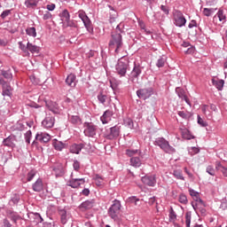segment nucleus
<instances>
[{"label":"nucleus","mask_w":227,"mask_h":227,"mask_svg":"<svg viewBox=\"0 0 227 227\" xmlns=\"http://www.w3.org/2000/svg\"><path fill=\"white\" fill-rule=\"evenodd\" d=\"M121 30H120V26L116 27V31L112 32V37L109 42L110 49H115L116 54L120 52V49L123 47V41L121 39Z\"/></svg>","instance_id":"obj_1"},{"label":"nucleus","mask_w":227,"mask_h":227,"mask_svg":"<svg viewBox=\"0 0 227 227\" xmlns=\"http://www.w3.org/2000/svg\"><path fill=\"white\" fill-rule=\"evenodd\" d=\"M108 215L114 221H120L121 217V202L118 200L113 201L112 206L108 209Z\"/></svg>","instance_id":"obj_2"},{"label":"nucleus","mask_w":227,"mask_h":227,"mask_svg":"<svg viewBox=\"0 0 227 227\" xmlns=\"http://www.w3.org/2000/svg\"><path fill=\"white\" fill-rule=\"evenodd\" d=\"M172 20L174 21L175 26L177 27H184L187 23V20L184 13L181 11L174 10L172 12Z\"/></svg>","instance_id":"obj_3"},{"label":"nucleus","mask_w":227,"mask_h":227,"mask_svg":"<svg viewBox=\"0 0 227 227\" xmlns=\"http://www.w3.org/2000/svg\"><path fill=\"white\" fill-rule=\"evenodd\" d=\"M155 146H160L165 153H175V149L169 145V142L164 137H158L154 141Z\"/></svg>","instance_id":"obj_4"},{"label":"nucleus","mask_w":227,"mask_h":227,"mask_svg":"<svg viewBox=\"0 0 227 227\" xmlns=\"http://www.w3.org/2000/svg\"><path fill=\"white\" fill-rule=\"evenodd\" d=\"M128 69L129 59L125 58L120 59L115 66L116 74H118V75H121V77H125Z\"/></svg>","instance_id":"obj_5"},{"label":"nucleus","mask_w":227,"mask_h":227,"mask_svg":"<svg viewBox=\"0 0 227 227\" xmlns=\"http://www.w3.org/2000/svg\"><path fill=\"white\" fill-rule=\"evenodd\" d=\"M0 84L2 86V95L7 98H12L13 97V89L9 82L4 81V78H0Z\"/></svg>","instance_id":"obj_6"},{"label":"nucleus","mask_w":227,"mask_h":227,"mask_svg":"<svg viewBox=\"0 0 227 227\" xmlns=\"http://www.w3.org/2000/svg\"><path fill=\"white\" fill-rule=\"evenodd\" d=\"M84 135L87 137H95L97 136V126L93 122H84Z\"/></svg>","instance_id":"obj_7"},{"label":"nucleus","mask_w":227,"mask_h":227,"mask_svg":"<svg viewBox=\"0 0 227 227\" xmlns=\"http://www.w3.org/2000/svg\"><path fill=\"white\" fill-rule=\"evenodd\" d=\"M137 95L138 98H143L146 100V98H150L153 95V89L152 87L140 89L137 91Z\"/></svg>","instance_id":"obj_8"},{"label":"nucleus","mask_w":227,"mask_h":227,"mask_svg":"<svg viewBox=\"0 0 227 227\" xmlns=\"http://www.w3.org/2000/svg\"><path fill=\"white\" fill-rule=\"evenodd\" d=\"M78 17H79V19H81L82 20L86 29L90 33V31H93V27H91V20H90L88 15H86V12H84L82 11H79Z\"/></svg>","instance_id":"obj_9"},{"label":"nucleus","mask_w":227,"mask_h":227,"mask_svg":"<svg viewBox=\"0 0 227 227\" xmlns=\"http://www.w3.org/2000/svg\"><path fill=\"white\" fill-rule=\"evenodd\" d=\"M39 141V143H49L51 141V135L45 132H39L35 135V140H34L33 145Z\"/></svg>","instance_id":"obj_10"},{"label":"nucleus","mask_w":227,"mask_h":227,"mask_svg":"<svg viewBox=\"0 0 227 227\" xmlns=\"http://www.w3.org/2000/svg\"><path fill=\"white\" fill-rule=\"evenodd\" d=\"M141 180L143 184H145V185H148V187H155V184H157L155 176H143Z\"/></svg>","instance_id":"obj_11"},{"label":"nucleus","mask_w":227,"mask_h":227,"mask_svg":"<svg viewBox=\"0 0 227 227\" xmlns=\"http://www.w3.org/2000/svg\"><path fill=\"white\" fill-rule=\"evenodd\" d=\"M206 207L205 202L201 199L197 200L195 205H193L194 210H199L202 215L207 214V209H205Z\"/></svg>","instance_id":"obj_12"},{"label":"nucleus","mask_w":227,"mask_h":227,"mask_svg":"<svg viewBox=\"0 0 227 227\" xmlns=\"http://www.w3.org/2000/svg\"><path fill=\"white\" fill-rule=\"evenodd\" d=\"M45 106L53 114H59V106L53 101H45Z\"/></svg>","instance_id":"obj_13"},{"label":"nucleus","mask_w":227,"mask_h":227,"mask_svg":"<svg viewBox=\"0 0 227 227\" xmlns=\"http://www.w3.org/2000/svg\"><path fill=\"white\" fill-rule=\"evenodd\" d=\"M84 178H73L69 180L68 185L69 187H72L73 189H77V187H80L81 185L85 184Z\"/></svg>","instance_id":"obj_14"},{"label":"nucleus","mask_w":227,"mask_h":227,"mask_svg":"<svg viewBox=\"0 0 227 227\" xmlns=\"http://www.w3.org/2000/svg\"><path fill=\"white\" fill-rule=\"evenodd\" d=\"M120 136V128L117 126L110 128V132L106 134V139H116Z\"/></svg>","instance_id":"obj_15"},{"label":"nucleus","mask_w":227,"mask_h":227,"mask_svg":"<svg viewBox=\"0 0 227 227\" xmlns=\"http://www.w3.org/2000/svg\"><path fill=\"white\" fill-rule=\"evenodd\" d=\"M55 119L53 116H46L42 121V125L44 129H52L54 127Z\"/></svg>","instance_id":"obj_16"},{"label":"nucleus","mask_w":227,"mask_h":227,"mask_svg":"<svg viewBox=\"0 0 227 227\" xmlns=\"http://www.w3.org/2000/svg\"><path fill=\"white\" fill-rule=\"evenodd\" d=\"M15 136H9L8 137L4 138L3 141L4 146H8V148H15Z\"/></svg>","instance_id":"obj_17"},{"label":"nucleus","mask_w":227,"mask_h":227,"mask_svg":"<svg viewBox=\"0 0 227 227\" xmlns=\"http://www.w3.org/2000/svg\"><path fill=\"white\" fill-rule=\"evenodd\" d=\"M32 189L35 192H42L43 191V181L38 178L33 184Z\"/></svg>","instance_id":"obj_18"},{"label":"nucleus","mask_w":227,"mask_h":227,"mask_svg":"<svg viewBox=\"0 0 227 227\" xmlns=\"http://www.w3.org/2000/svg\"><path fill=\"white\" fill-rule=\"evenodd\" d=\"M94 205L95 200H85L79 206V208L80 210H82V212H86V210H90V208L94 207Z\"/></svg>","instance_id":"obj_19"},{"label":"nucleus","mask_w":227,"mask_h":227,"mask_svg":"<svg viewBox=\"0 0 227 227\" xmlns=\"http://www.w3.org/2000/svg\"><path fill=\"white\" fill-rule=\"evenodd\" d=\"M59 214L60 215V222L62 224H67L68 220L70 219V213L67 212L65 209H59Z\"/></svg>","instance_id":"obj_20"},{"label":"nucleus","mask_w":227,"mask_h":227,"mask_svg":"<svg viewBox=\"0 0 227 227\" xmlns=\"http://www.w3.org/2000/svg\"><path fill=\"white\" fill-rule=\"evenodd\" d=\"M52 146L57 152H62L64 148H66L67 144L59 141L58 139H53L52 140Z\"/></svg>","instance_id":"obj_21"},{"label":"nucleus","mask_w":227,"mask_h":227,"mask_svg":"<svg viewBox=\"0 0 227 227\" xmlns=\"http://www.w3.org/2000/svg\"><path fill=\"white\" fill-rule=\"evenodd\" d=\"M113 114H114V113H113V111L106 110L104 113V114L100 117L102 123L104 125H106V123H107L111 120V118L113 117Z\"/></svg>","instance_id":"obj_22"},{"label":"nucleus","mask_w":227,"mask_h":227,"mask_svg":"<svg viewBox=\"0 0 227 227\" xmlns=\"http://www.w3.org/2000/svg\"><path fill=\"white\" fill-rule=\"evenodd\" d=\"M176 93H177V95H178L179 98H181V100H184L186 102V104H191V102L189 101V98H187V95L185 94V90L184 89L176 88Z\"/></svg>","instance_id":"obj_23"},{"label":"nucleus","mask_w":227,"mask_h":227,"mask_svg":"<svg viewBox=\"0 0 227 227\" xmlns=\"http://www.w3.org/2000/svg\"><path fill=\"white\" fill-rule=\"evenodd\" d=\"M38 3H40V0H25L24 4L26 8L35 10L36 9V6H38Z\"/></svg>","instance_id":"obj_24"},{"label":"nucleus","mask_w":227,"mask_h":227,"mask_svg":"<svg viewBox=\"0 0 227 227\" xmlns=\"http://www.w3.org/2000/svg\"><path fill=\"white\" fill-rule=\"evenodd\" d=\"M212 84L213 86H215L218 91H223V88H224V80H219V79L215 80V78H213Z\"/></svg>","instance_id":"obj_25"},{"label":"nucleus","mask_w":227,"mask_h":227,"mask_svg":"<svg viewBox=\"0 0 227 227\" xmlns=\"http://www.w3.org/2000/svg\"><path fill=\"white\" fill-rule=\"evenodd\" d=\"M82 148H84V145L82 144H74L70 146L69 150L71 153H76L79 154L81 153V150H82Z\"/></svg>","instance_id":"obj_26"},{"label":"nucleus","mask_w":227,"mask_h":227,"mask_svg":"<svg viewBox=\"0 0 227 227\" xmlns=\"http://www.w3.org/2000/svg\"><path fill=\"white\" fill-rule=\"evenodd\" d=\"M27 51H29V52H31L32 54H38V52H40V47L31 43H27Z\"/></svg>","instance_id":"obj_27"},{"label":"nucleus","mask_w":227,"mask_h":227,"mask_svg":"<svg viewBox=\"0 0 227 227\" xmlns=\"http://www.w3.org/2000/svg\"><path fill=\"white\" fill-rule=\"evenodd\" d=\"M69 121L72 125H82V119L79 115H72L69 117Z\"/></svg>","instance_id":"obj_28"},{"label":"nucleus","mask_w":227,"mask_h":227,"mask_svg":"<svg viewBox=\"0 0 227 227\" xmlns=\"http://www.w3.org/2000/svg\"><path fill=\"white\" fill-rule=\"evenodd\" d=\"M98 100L100 104H103V106H105L106 102L109 100V96H107V94H105L104 92H99L98 94Z\"/></svg>","instance_id":"obj_29"},{"label":"nucleus","mask_w":227,"mask_h":227,"mask_svg":"<svg viewBox=\"0 0 227 227\" xmlns=\"http://www.w3.org/2000/svg\"><path fill=\"white\" fill-rule=\"evenodd\" d=\"M0 75H3V77L8 81H12L13 79V74L10 70L0 69Z\"/></svg>","instance_id":"obj_30"},{"label":"nucleus","mask_w":227,"mask_h":227,"mask_svg":"<svg viewBox=\"0 0 227 227\" xmlns=\"http://www.w3.org/2000/svg\"><path fill=\"white\" fill-rule=\"evenodd\" d=\"M181 134H182V137L183 139H194V136H192L191 134V131H189V129H181Z\"/></svg>","instance_id":"obj_31"},{"label":"nucleus","mask_w":227,"mask_h":227,"mask_svg":"<svg viewBox=\"0 0 227 227\" xmlns=\"http://www.w3.org/2000/svg\"><path fill=\"white\" fill-rule=\"evenodd\" d=\"M75 79H76L75 74H70L67 77L66 82H67V84L68 86L74 87V86H75Z\"/></svg>","instance_id":"obj_32"},{"label":"nucleus","mask_w":227,"mask_h":227,"mask_svg":"<svg viewBox=\"0 0 227 227\" xmlns=\"http://www.w3.org/2000/svg\"><path fill=\"white\" fill-rule=\"evenodd\" d=\"M130 164L133 166V168H140L143 163L141 162V159L139 157H132L130 159Z\"/></svg>","instance_id":"obj_33"},{"label":"nucleus","mask_w":227,"mask_h":227,"mask_svg":"<svg viewBox=\"0 0 227 227\" xmlns=\"http://www.w3.org/2000/svg\"><path fill=\"white\" fill-rule=\"evenodd\" d=\"M139 75H141V67L135 65L131 72V77L135 79L139 77Z\"/></svg>","instance_id":"obj_34"},{"label":"nucleus","mask_w":227,"mask_h":227,"mask_svg":"<svg viewBox=\"0 0 227 227\" xmlns=\"http://www.w3.org/2000/svg\"><path fill=\"white\" fill-rule=\"evenodd\" d=\"M217 19H219L220 22H226V15H224L223 10H219L217 15L214 17V20H217Z\"/></svg>","instance_id":"obj_35"},{"label":"nucleus","mask_w":227,"mask_h":227,"mask_svg":"<svg viewBox=\"0 0 227 227\" xmlns=\"http://www.w3.org/2000/svg\"><path fill=\"white\" fill-rule=\"evenodd\" d=\"M139 153H141V152L137 149H127L126 150V155H128V157H136V155H139Z\"/></svg>","instance_id":"obj_36"},{"label":"nucleus","mask_w":227,"mask_h":227,"mask_svg":"<svg viewBox=\"0 0 227 227\" xmlns=\"http://www.w3.org/2000/svg\"><path fill=\"white\" fill-rule=\"evenodd\" d=\"M94 182H95V184L98 187H103L104 186V178H102V176H100L99 175L95 176Z\"/></svg>","instance_id":"obj_37"},{"label":"nucleus","mask_w":227,"mask_h":227,"mask_svg":"<svg viewBox=\"0 0 227 227\" xmlns=\"http://www.w3.org/2000/svg\"><path fill=\"white\" fill-rule=\"evenodd\" d=\"M26 33L28 36H33V38H36V28L35 27H27L26 29Z\"/></svg>","instance_id":"obj_38"},{"label":"nucleus","mask_w":227,"mask_h":227,"mask_svg":"<svg viewBox=\"0 0 227 227\" xmlns=\"http://www.w3.org/2000/svg\"><path fill=\"white\" fill-rule=\"evenodd\" d=\"M173 176H175V178H176L177 180H185V177H184V175L182 174V170L181 169H176L173 171Z\"/></svg>","instance_id":"obj_39"},{"label":"nucleus","mask_w":227,"mask_h":227,"mask_svg":"<svg viewBox=\"0 0 227 227\" xmlns=\"http://www.w3.org/2000/svg\"><path fill=\"white\" fill-rule=\"evenodd\" d=\"M166 65V57H160L156 62V67L158 68H162Z\"/></svg>","instance_id":"obj_40"},{"label":"nucleus","mask_w":227,"mask_h":227,"mask_svg":"<svg viewBox=\"0 0 227 227\" xmlns=\"http://www.w3.org/2000/svg\"><path fill=\"white\" fill-rule=\"evenodd\" d=\"M178 116H180L181 118H184V120H189V118H191V116H192V114L189 112H184V111H179L177 113Z\"/></svg>","instance_id":"obj_41"},{"label":"nucleus","mask_w":227,"mask_h":227,"mask_svg":"<svg viewBox=\"0 0 227 227\" xmlns=\"http://www.w3.org/2000/svg\"><path fill=\"white\" fill-rule=\"evenodd\" d=\"M206 173H207L211 176H215V168H214V166L209 165L206 168Z\"/></svg>","instance_id":"obj_42"},{"label":"nucleus","mask_w":227,"mask_h":227,"mask_svg":"<svg viewBox=\"0 0 227 227\" xmlns=\"http://www.w3.org/2000/svg\"><path fill=\"white\" fill-rule=\"evenodd\" d=\"M35 176H36V171L35 170L29 171L27 175V181L31 182L33 178H35Z\"/></svg>","instance_id":"obj_43"},{"label":"nucleus","mask_w":227,"mask_h":227,"mask_svg":"<svg viewBox=\"0 0 227 227\" xmlns=\"http://www.w3.org/2000/svg\"><path fill=\"white\" fill-rule=\"evenodd\" d=\"M168 217H169L170 223H173V221H176V213H175V210H173V207L170 208Z\"/></svg>","instance_id":"obj_44"},{"label":"nucleus","mask_w":227,"mask_h":227,"mask_svg":"<svg viewBox=\"0 0 227 227\" xmlns=\"http://www.w3.org/2000/svg\"><path fill=\"white\" fill-rule=\"evenodd\" d=\"M197 120V122L200 125V127H208V123L205 121L201 116L198 115Z\"/></svg>","instance_id":"obj_45"},{"label":"nucleus","mask_w":227,"mask_h":227,"mask_svg":"<svg viewBox=\"0 0 227 227\" xmlns=\"http://www.w3.org/2000/svg\"><path fill=\"white\" fill-rule=\"evenodd\" d=\"M124 124L128 129H134V121L132 119H126L124 120Z\"/></svg>","instance_id":"obj_46"},{"label":"nucleus","mask_w":227,"mask_h":227,"mask_svg":"<svg viewBox=\"0 0 227 227\" xmlns=\"http://www.w3.org/2000/svg\"><path fill=\"white\" fill-rule=\"evenodd\" d=\"M31 136H33L31 130H28L25 133V141L27 145L31 143Z\"/></svg>","instance_id":"obj_47"},{"label":"nucleus","mask_w":227,"mask_h":227,"mask_svg":"<svg viewBox=\"0 0 227 227\" xmlns=\"http://www.w3.org/2000/svg\"><path fill=\"white\" fill-rule=\"evenodd\" d=\"M191 219H192L191 213L187 212L185 214V224H186V227H191Z\"/></svg>","instance_id":"obj_48"},{"label":"nucleus","mask_w":227,"mask_h":227,"mask_svg":"<svg viewBox=\"0 0 227 227\" xmlns=\"http://www.w3.org/2000/svg\"><path fill=\"white\" fill-rule=\"evenodd\" d=\"M179 202H181L183 205H187V196H185V194L179 195Z\"/></svg>","instance_id":"obj_49"},{"label":"nucleus","mask_w":227,"mask_h":227,"mask_svg":"<svg viewBox=\"0 0 227 227\" xmlns=\"http://www.w3.org/2000/svg\"><path fill=\"white\" fill-rule=\"evenodd\" d=\"M20 45V49L25 52V54H27L29 56V51H27V46H26V44L22 43V42L19 43Z\"/></svg>","instance_id":"obj_50"},{"label":"nucleus","mask_w":227,"mask_h":227,"mask_svg":"<svg viewBox=\"0 0 227 227\" xmlns=\"http://www.w3.org/2000/svg\"><path fill=\"white\" fill-rule=\"evenodd\" d=\"M73 168L74 171H79V169H81V162H79V160H74L73 163Z\"/></svg>","instance_id":"obj_51"},{"label":"nucleus","mask_w":227,"mask_h":227,"mask_svg":"<svg viewBox=\"0 0 227 227\" xmlns=\"http://www.w3.org/2000/svg\"><path fill=\"white\" fill-rule=\"evenodd\" d=\"M212 13H214V9L205 8V9L203 10V14H204L206 17H210V15H212Z\"/></svg>","instance_id":"obj_52"},{"label":"nucleus","mask_w":227,"mask_h":227,"mask_svg":"<svg viewBox=\"0 0 227 227\" xmlns=\"http://www.w3.org/2000/svg\"><path fill=\"white\" fill-rule=\"evenodd\" d=\"M62 16L65 18V21L68 20L70 19V12H68V10H64Z\"/></svg>","instance_id":"obj_53"},{"label":"nucleus","mask_w":227,"mask_h":227,"mask_svg":"<svg viewBox=\"0 0 227 227\" xmlns=\"http://www.w3.org/2000/svg\"><path fill=\"white\" fill-rule=\"evenodd\" d=\"M43 20H49V19H52V14L49 12H46L43 16Z\"/></svg>","instance_id":"obj_54"},{"label":"nucleus","mask_w":227,"mask_h":227,"mask_svg":"<svg viewBox=\"0 0 227 227\" xmlns=\"http://www.w3.org/2000/svg\"><path fill=\"white\" fill-rule=\"evenodd\" d=\"M35 218L36 223H43V218H42V215H40V214L36 213L35 215Z\"/></svg>","instance_id":"obj_55"},{"label":"nucleus","mask_w":227,"mask_h":227,"mask_svg":"<svg viewBox=\"0 0 227 227\" xmlns=\"http://www.w3.org/2000/svg\"><path fill=\"white\" fill-rule=\"evenodd\" d=\"M10 13H12V11H10V10H5V11H4V12H2L1 18H2V19H4V18L8 17V15H10Z\"/></svg>","instance_id":"obj_56"},{"label":"nucleus","mask_w":227,"mask_h":227,"mask_svg":"<svg viewBox=\"0 0 227 227\" xmlns=\"http://www.w3.org/2000/svg\"><path fill=\"white\" fill-rule=\"evenodd\" d=\"M223 168H224V166H223V164H221V162H216L215 164V169L216 171H223Z\"/></svg>","instance_id":"obj_57"},{"label":"nucleus","mask_w":227,"mask_h":227,"mask_svg":"<svg viewBox=\"0 0 227 227\" xmlns=\"http://www.w3.org/2000/svg\"><path fill=\"white\" fill-rule=\"evenodd\" d=\"M188 27H190V29H192V27H198V23L196 22V20H192L189 23Z\"/></svg>","instance_id":"obj_58"},{"label":"nucleus","mask_w":227,"mask_h":227,"mask_svg":"<svg viewBox=\"0 0 227 227\" xmlns=\"http://www.w3.org/2000/svg\"><path fill=\"white\" fill-rule=\"evenodd\" d=\"M46 8H47V10H48L49 12H54V10L56 9V4H48V5L46 6Z\"/></svg>","instance_id":"obj_59"},{"label":"nucleus","mask_w":227,"mask_h":227,"mask_svg":"<svg viewBox=\"0 0 227 227\" xmlns=\"http://www.w3.org/2000/svg\"><path fill=\"white\" fill-rule=\"evenodd\" d=\"M66 22L69 27H76L75 23L74 21L70 20V19L68 20H66Z\"/></svg>","instance_id":"obj_60"},{"label":"nucleus","mask_w":227,"mask_h":227,"mask_svg":"<svg viewBox=\"0 0 227 227\" xmlns=\"http://www.w3.org/2000/svg\"><path fill=\"white\" fill-rule=\"evenodd\" d=\"M28 107H34V109H39L40 107V105L35 103V102H32L30 104H27Z\"/></svg>","instance_id":"obj_61"},{"label":"nucleus","mask_w":227,"mask_h":227,"mask_svg":"<svg viewBox=\"0 0 227 227\" xmlns=\"http://www.w3.org/2000/svg\"><path fill=\"white\" fill-rule=\"evenodd\" d=\"M189 192H190V196H193L195 198H198V196L200 194V193H198V192H196V191H194L192 189L189 190Z\"/></svg>","instance_id":"obj_62"},{"label":"nucleus","mask_w":227,"mask_h":227,"mask_svg":"<svg viewBox=\"0 0 227 227\" xmlns=\"http://www.w3.org/2000/svg\"><path fill=\"white\" fill-rule=\"evenodd\" d=\"M156 201L157 200H156L155 197H153V198L149 199L148 204L151 205V206L155 205Z\"/></svg>","instance_id":"obj_63"},{"label":"nucleus","mask_w":227,"mask_h":227,"mask_svg":"<svg viewBox=\"0 0 227 227\" xmlns=\"http://www.w3.org/2000/svg\"><path fill=\"white\" fill-rule=\"evenodd\" d=\"M43 227H54V223L46 222L43 223Z\"/></svg>","instance_id":"obj_64"}]
</instances>
